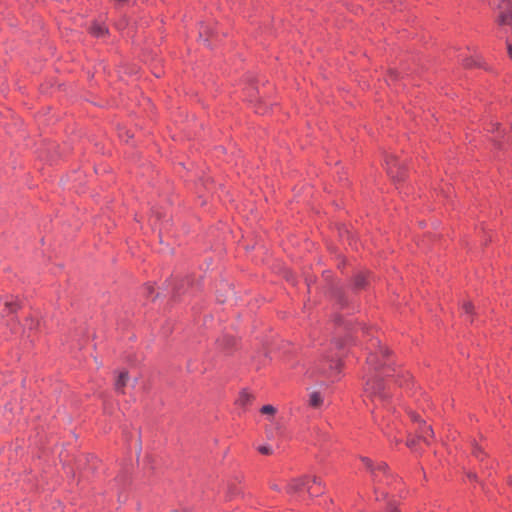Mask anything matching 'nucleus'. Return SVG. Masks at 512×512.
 <instances>
[{
	"mask_svg": "<svg viewBox=\"0 0 512 512\" xmlns=\"http://www.w3.org/2000/svg\"><path fill=\"white\" fill-rule=\"evenodd\" d=\"M115 2H117L118 4H123L125 2H127L128 0H114Z\"/></svg>",
	"mask_w": 512,
	"mask_h": 512,
	"instance_id": "4be33fe9",
	"label": "nucleus"
},
{
	"mask_svg": "<svg viewBox=\"0 0 512 512\" xmlns=\"http://www.w3.org/2000/svg\"><path fill=\"white\" fill-rule=\"evenodd\" d=\"M362 462L374 474V476H377V472L385 473L388 469V466L386 463L381 462V463H378L376 466H374L372 461L366 457L362 458Z\"/></svg>",
	"mask_w": 512,
	"mask_h": 512,
	"instance_id": "423d86ee",
	"label": "nucleus"
},
{
	"mask_svg": "<svg viewBox=\"0 0 512 512\" xmlns=\"http://www.w3.org/2000/svg\"><path fill=\"white\" fill-rule=\"evenodd\" d=\"M507 53L510 59H512V43L507 42Z\"/></svg>",
	"mask_w": 512,
	"mask_h": 512,
	"instance_id": "6ab92c4d",
	"label": "nucleus"
},
{
	"mask_svg": "<svg viewBox=\"0 0 512 512\" xmlns=\"http://www.w3.org/2000/svg\"><path fill=\"white\" fill-rule=\"evenodd\" d=\"M214 35V31H212L211 29H208V27H205L204 29H202L200 31V37H206L204 40L205 41H208V37H212Z\"/></svg>",
	"mask_w": 512,
	"mask_h": 512,
	"instance_id": "4468645a",
	"label": "nucleus"
},
{
	"mask_svg": "<svg viewBox=\"0 0 512 512\" xmlns=\"http://www.w3.org/2000/svg\"><path fill=\"white\" fill-rule=\"evenodd\" d=\"M463 310L468 314L471 313L473 310V305L470 302L463 304Z\"/></svg>",
	"mask_w": 512,
	"mask_h": 512,
	"instance_id": "dca6fc26",
	"label": "nucleus"
},
{
	"mask_svg": "<svg viewBox=\"0 0 512 512\" xmlns=\"http://www.w3.org/2000/svg\"><path fill=\"white\" fill-rule=\"evenodd\" d=\"M389 77L391 80H393L395 78V73H391Z\"/></svg>",
	"mask_w": 512,
	"mask_h": 512,
	"instance_id": "b1692460",
	"label": "nucleus"
},
{
	"mask_svg": "<svg viewBox=\"0 0 512 512\" xmlns=\"http://www.w3.org/2000/svg\"><path fill=\"white\" fill-rule=\"evenodd\" d=\"M340 366V363L339 361H335L332 365H331V368H335V369H338Z\"/></svg>",
	"mask_w": 512,
	"mask_h": 512,
	"instance_id": "412c9836",
	"label": "nucleus"
},
{
	"mask_svg": "<svg viewBox=\"0 0 512 512\" xmlns=\"http://www.w3.org/2000/svg\"><path fill=\"white\" fill-rule=\"evenodd\" d=\"M387 172L393 179H402V163L393 155L386 158Z\"/></svg>",
	"mask_w": 512,
	"mask_h": 512,
	"instance_id": "7ed1b4c3",
	"label": "nucleus"
},
{
	"mask_svg": "<svg viewBox=\"0 0 512 512\" xmlns=\"http://www.w3.org/2000/svg\"><path fill=\"white\" fill-rule=\"evenodd\" d=\"M308 404L312 408H319L323 404V397L318 391H312L309 394Z\"/></svg>",
	"mask_w": 512,
	"mask_h": 512,
	"instance_id": "0eeeda50",
	"label": "nucleus"
},
{
	"mask_svg": "<svg viewBox=\"0 0 512 512\" xmlns=\"http://www.w3.org/2000/svg\"><path fill=\"white\" fill-rule=\"evenodd\" d=\"M127 382H128V373L126 371L120 372L118 375V378L116 379V382H115V389L118 392L123 393V389L126 386Z\"/></svg>",
	"mask_w": 512,
	"mask_h": 512,
	"instance_id": "6e6552de",
	"label": "nucleus"
},
{
	"mask_svg": "<svg viewBox=\"0 0 512 512\" xmlns=\"http://www.w3.org/2000/svg\"><path fill=\"white\" fill-rule=\"evenodd\" d=\"M311 481H312V482H313V484H315V485H319V486H320V485L322 484L321 479H320L319 477H317V476H313V477L311 478Z\"/></svg>",
	"mask_w": 512,
	"mask_h": 512,
	"instance_id": "a211bd4d",
	"label": "nucleus"
},
{
	"mask_svg": "<svg viewBox=\"0 0 512 512\" xmlns=\"http://www.w3.org/2000/svg\"><path fill=\"white\" fill-rule=\"evenodd\" d=\"M272 488H273L274 490H279V487H278V485H276V484L272 485Z\"/></svg>",
	"mask_w": 512,
	"mask_h": 512,
	"instance_id": "5701e85b",
	"label": "nucleus"
},
{
	"mask_svg": "<svg viewBox=\"0 0 512 512\" xmlns=\"http://www.w3.org/2000/svg\"><path fill=\"white\" fill-rule=\"evenodd\" d=\"M261 413L267 414V415H274L276 413V408L272 405H264L261 408Z\"/></svg>",
	"mask_w": 512,
	"mask_h": 512,
	"instance_id": "ddd939ff",
	"label": "nucleus"
},
{
	"mask_svg": "<svg viewBox=\"0 0 512 512\" xmlns=\"http://www.w3.org/2000/svg\"><path fill=\"white\" fill-rule=\"evenodd\" d=\"M411 419L418 423V438L421 439L424 443L430 444V438H433L434 432L433 429L426 425L423 420L420 419V416L414 412L410 413Z\"/></svg>",
	"mask_w": 512,
	"mask_h": 512,
	"instance_id": "f03ea898",
	"label": "nucleus"
},
{
	"mask_svg": "<svg viewBox=\"0 0 512 512\" xmlns=\"http://www.w3.org/2000/svg\"><path fill=\"white\" fill-rule=\"evenodd\" d=\"M252 399L253 396L250 393H248L247 391H242L239 395L237 403L241 406H246L249 403H251Z\"/></svg>",
	"mask_w": 512,
	"mask_h": 512,
	"instance_id": "9d476101",
	"label": "nucleus"
},
{
	"mask_svg": "<svg viewBox=\"0 0 512 512\" xmlns=\"http://www.w3.org/2000/svg\"><path fill=\"white\" fill-rule=\"evenodd\" d=\"M307 478H297L291 480V482L287 485V492L290 494L298 493L302 490V488L307 487L308 492L311 493V487L307 485Z\"/></svg>",
	"mask_w": 512,
	"mask_h": 512,
	"instance_id": "39448f33",
	"label": "nucleus"
},
{
	"mask_svg": "<svg viewBox=\"0 0 512 512\" xmlns=\"http://www.w3.org/2000/svg\"><path fill=\"white\" fill-rule=\"evenodd\" d=\"M365 393L368 397L372 399H380L383 400L387 397V394L384 392V386L377 375L370 377L365 385Z\"/></svg>",
	"mask_w": 512,
	"mask_h": 512,
	"instance_id": "f257e3e1",
	"label": "nucleus"
},
{
	"mask_svg": "<svg viewBox=\"0 0 512 512\" xmlns=\"http://www.w3.org/2000/svg\"><path fill=\"white\" fill-rule=\"evenodd\" d=\"M367 362L375 370H378L380 368V364L378 363V357L375 354L369 355V357L367 358Z\"/></svg>",
	"mask_w": 512,
	"mask_h": 512,
	"instance_id": "f8f14e48",
	"label": "nucleus"
},
{
	"mask_svg": "<svg viewBox=\"0 0 512 512\" xmlns=\"http://www.w3.org/2000/svg\"><path fill=\"white\" fill-rule=\"evenodd\" d=\"M18 308V303L13 297H6L0 301V314L3 316L15 312Z\"/></svg>",
	"mask_w": 512,
	"mask_h": 512,
	"instance_id": "20e7f679",
	"label": "nucleus"
},
{
	"mask_svg": "<svg viewBox=\"0 0 512 512\" xmlns=\"http://www.w3.org/2000/svg\"><path fill=\"white\" fill-rule=\"evenodd\" d=\"M365 282H366L365 274L359 273L358 275H356L355 280H354V285L356 288H363L365 286Z\"/></svg>",
	"mask_w": 512,
	"mask_h": 512,
	"instance_id": "9b49d317",
	"label": "nucleus"
},
{
	"mask_svg": "<svg viewBox=\"0 0 512 512\" xmlns=\"http://www.w3.org/2000/svg\"><path fill=\"white\" fill-rule=\"evenodd\" d=\"M415 439L414 438H409L406 442L407 446L410 448V449H414L415 448Z\"/></svg>",
	"mask_w": 512,
	"mask_h": 512,
	"instance_id": "f3484780",
	"label": "nucleus"
},
{
	"mask_svg": "<svg viewBox=\"0 0 512 512\" xmlns=\"http://www.w3.org/2000/svg\"><path fill=\"white\" fill-rule=\"evenodd\" d=\"M379 353H380L382 356H385V355H387L388 350H387L386 348H384V347H380V348H379Z\"/></svg>",
	"mask_w": 512,
	"mask_h": 512,
	"instance_id": "aec40b11",
	"label": "nucleus"
},
{
	"mask_svg": "<svg viewBox=\"0 0 512 512\" xmlns=\"http://www.w3.org/2000/svg\"><path fill=\"white\" fill-rule=\"evenodd\" d=\"M258 451L261 453V454H264V455H270L272 454V448L268 445H262V446H259L258 447Z\"/></svg>",
	"mask_w": 512,
	"mask_h": 512,
	"instance_id": "2eb2a0df",
	"label": "nucleus"
},
{
	"mask_svg": "<svg viewBox=\"0 0 512 512\" xmlns=\"http://www.w3.org/2000/svg\"><path fill=\"white\" fill-rule=\"evenodd\" d=\"M90 32L97 37H102L107 33V29L99 23H93L90 27Z\"/></svg>",
	"mask_w": 512,
	"mask_h": 512,
	"instance_id": "1a4fd4ad",
	"label": "nucleus"
}]
</instances>
